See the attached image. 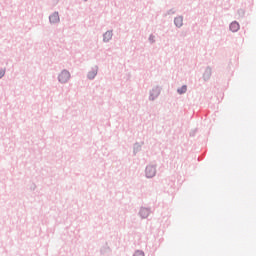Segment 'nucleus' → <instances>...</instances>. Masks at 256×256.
I'll use <instances>...</instances> for the list:
<instances>
[{
    "instance_id": "nucleus-3",
    "label": "nucleus",
    "mask_w": 256,
    "mask_h": 256,
    "mask_svg": "<svg viewBox=\"0 0 256 256\" xmlns=\"http://www.w3.org/2000/svg\"><path fill=\"white\" fill-rule=\"evenodd\" d=\"M230 31L237 33V31H239V24L237 22H232L230 24Z\"/></svg>"
},
{
    "instance_id": "nucleus-10",
    "label": "nucleus",
    "mask_w": 256,
    "mask_h": 256,
    "mask_svg": "<svg viewBox=\"0 0 256 256\" xmlns=\"http://www.w3.org/2000/svg\"><path fill=\"white\" fill-rule=\"evenodd\" d=\"M134 256H145V253H143V251L138 250L134 253Z\"/></svg>"
},
{
    "instance_id": "nucleus-1",
    "label": "nucleus",
    "mask_w": 256,
    "mask_h": 256,
    "mask_svg": "<svg viewBox=\"0 0 256 256\" xmlns=\"http://www.w3.org/2000/svg\"><path fill=\"white\" fill-rule=\"evenodd\" d=\"M71 74L69 73V71L64 70L60 73V75L58 76V79L60 81V83H67V80L70 79Z\"/></svg>"
},
{
    "instance_id": "nucleus-8",
    "label": "nucleus",
    "mask_w": 256,
    "mask_h": 256,
    "mask_svg": "<svg viewBox=\"0 0 256 256\" xmlns=\"http://www.w3.org/2000/svg\"><path fill=\"white\" fill-rule=\"evenodd\" d=\"M187 92V87L186 86H182L181 88L178 89V93L180 95H183V93Z\"/></svg>"
},
{
    "instance_id": "nucleus-5",
    "label": "nucleus",
    "mask_w": 256,
    "mask_h": 256,
    "mask_svg": "<svg viewBox=\"0 0 256 256\" xmlns=\"http://www.w3.org/2000/svg\"><path fill=\"white\" fill-rule=\"evenodd\" d=\"M50 22L59 23V13H54L50 16Z\"/></svg>"
},
{
    "instance_id": "nucleus-2",
    "label": "nucleus",
    "mask_w": 256,
    "mask_h": 256,
    "mask_svg": "<svg viewBox=\"0 0 256 256\" xmlns=\"http://www.w3.org/2000/svg\"><path fill=\"white\" fill-rule=\"evenodd\" d=\"M155 167L153 166H148L146 168V177H148L149 179H151V177H155Z\"/></svg>"
},
{
    "instance_id": "nucleus-9",
    "label": "nucleus",
    "mask_w": 256,
    "mask_h": 256,
    "mask_svg": "<svg viewBox=\"0 0 256 256\" xmlns=\"http://www.w3.org/2000/svg\"><path fill=\"white\" fill-rule=\"evenodd\" d=\"M97 75V72L96 71H92V72H89L88 73V77L90 78V79H95V76Z\"/></svg>"
},
{
    "instance_id": "nucleus-6",
    "label": "nucleus",
    "mask_w": 256,
    "mask_h": 256,
    "mask_svg": "<svg viewBox=\"0 0 256 256\" xmlns=\"http://www.w3.org/2000/svg\"><path fill=\"white\" fill-rule=\"evenodd\" d=\"M140 215L143 219L149 216V210L147 208H142L140 210Z\"/></svg>"
},
{
    "instance_id": "nucleus-11",
    "label": "nucleus",
    "mask_w": 256,
    "mask_h": 256,
    "mask_svg": "<svg viewBox=\"0 0 256 256\" xmlns=\"http://www.w3.org/2000/svg\"><path fill=\"white\" fill-rule=\"evenodd\" d=\"M5 75V71L4 70H1L0 71V79H1V77H3Z\"/></svg>"
},
{
    "instance_id": "nucleus-4",
    "label": "nucleus",
    "mask_w": 256,
    "mask_h": 256,
    "mask_svg": "<svg viewBox=\"0 0 256 256\" xmlns=\"http://www.w3.org/2000/svg\"><path fill=\"white\" fill-rule=\"evenodd\" d=\"M174 23L176 27H182L183 26V17L178 16L174 19Z\"/></svg>"
},
{
    "instance_id": "nucleus-7",
    "label": "nucleus",
    "mask_w": 256,
    "mask_h": 256,
    "mask_svg": "<svg viewBox=\"0 0 256 256\" xmlns=\"http://www.w3.org/2000/svg\"><path fill=\"white\" fill-rule=\"evenodd\" d=\"M113 37V32L111 31H107L105 34H104V41L107 42V41H111V38Z\"/></svg>"
},
{
    "instance_id": "nucleus-12",
    "label": "nucleus",
    "mask_w": 256,
    "mask_h": 256,
    "mask_svg": "<svg viewBox=\"0 0 256 256\" xmlns=\"http://www.w3.org/2000/svg\"><path fill=\"white\" fill-rule=\"evenodd\" d=\"M156 95H159V92H156Z\"/></svg>"
}]
</instances>
